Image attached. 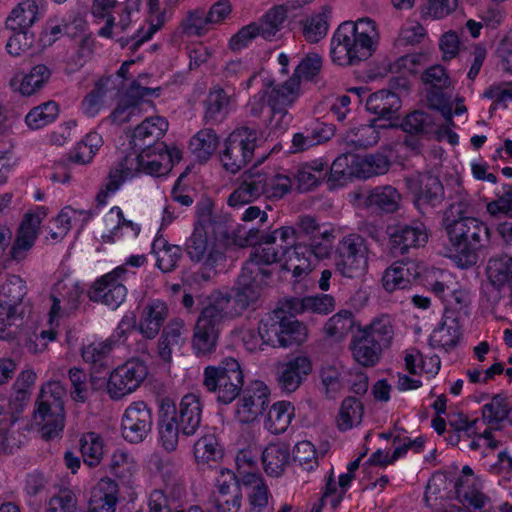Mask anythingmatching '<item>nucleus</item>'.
<instances>
[{
    "instance_id": "dca6fc26",
    "label": "nucleus",
    "mask_w": 512,
    "mask_h": 512,
    "mask_svg": "<svg viewBox=\"0 0 512 512\" xmlns=\"http://www.w3.org/2000/svg\"><path fill=\"white\" fill-rule=\"evenodd\" d=\"M127 275L128 270L124 265L117 266L94 282L88 292L89 298L111 309L118 308L127 296V288L123 283Z\"/></svg>"
},
{
    "instance_id": "a18cd8bd",
    "label": "nucleus",
    "mask_w": 512,
    "mask_h": 512,
    "mask_svg": "<svg viewBox=\"0 0 512 512\" xmlns=\"http://www.w3.org/2000/svg\"><path fill=\"white\" fill-rule=\"evenodd\" d=\"M186 329L184 321L174 319L169 322L163 331L159 344V355L165 362H170L174 349H180L186 341Z\"/></svg>"
},
{
    "instance_id": "ea45409f",
    "label": "nucleus",
    "mask_w": 512,
    "mask_h": 512,
    "mask_svg": "<svg viewBox=\"0 0 512 512\" xmlns=\"http://www.w3.org/2000/svg\"><path fill=\"white\" fill-rule=\"evenodd\" d=\"M114 82L112 78H102L95 83L94 88L81 102V111L84 115L95 117L105 108L108 99L114 96Z\"/></svg>"
},
{
    "instance_id": "b1692460",
    "label": "nucleus",
    "mask_w": 512,
    "mask_h": 512,
    "mask_svg": "<svg viewBox=\"0 0 512 512\" xmlns=\"http://www.w3.org/2000/svg\"><path fill=\"white\" fill-rule=\"evenodd\" d=\"M423 83L430 87L431 90L427 93V100L429 105L441 111L447 119H451V104L450 100L442 92L450 86V78L441 65H434L425 70L421 76Z\"/></svg>"
},
{
    "instance_id": "6e6552de",
    "label": "nucleus",
    "mask_w": 512,
    "mask_h": 512,
    "mask_svg": "<svg viewBox=\"0 0 512 512\" xmlns=\"http://www.w3.org/2000/svg\"><path fill=\"white\" fill-rule=\"evenodd\" d=\"M64 395L65 389L58 381L48 382L41 389L34 422L46 439L58 437L64 428Z\"/></svg>"
},
{
    "instance_id": "13d9d810",
    "label": "nucleus",
    "mask_w": 512,
    "mask_h": 512,
    "mask_svg": "<svg viewBox=\"0 0 512 512\" xmlns=\"http://www.w3.org/2000/svg\"><path fill=\"white\" fill-rule=\"evenodd\" d=\"M261 179L256 173L246 176L244 181L233 191L228 198L231 207H241L256 200L263 194Z\"/></svg>"
},
{
    "instance_id": "79ce46f5",
    "label": "nucleus",
    "mask_w": 512,
    "mask_h": 512,
    "mask_svg": "<svg viewBox=\"0 0 512 512\" xmlns=\"http://www.w3.org/2000/svg\"><path fill=\"white\" fill-rule=\"evenodd\" d=\"M40 19V10L35 0L19 2L6 18L5 25L9 30L29 29Z\"/></svg>"
},
{
    "instance_id": "338daca9",
    "label": "nucleus",
    "mask_w": 512,
    "mask_h": 512,
    "mask_svg": "<svg viewBox=\"0 0 512 512\" xmlns=\"http://www.w3.org/2000/svg\"><path fill=\"white\" fill-rule=\"evenodd\" d=\"M363 417V406L361 402L354 397L345 398L340 406L337 416V427L346 431L359 425Z\"/></svg>"
},
{
    "instance_id": "423d86ee",
    "label": "nucleus",
    "mask_w": 512,
    "mask_h": 512,
    "mask_svg": "<svg viewBox=\"0 0 512 512\" xmlns=\"http://www.w3.org/2000/svg\"><path fill=\"white\" fill-rule=\"evenodd\" d=\"M141 0H92L90 15L100 38L118 40L138 20Z\"/></svg>"
},
{
    "instance_id": "7c9ffc66",
    "label": "nucleus",
    "mask_w": 512,
    "mask_h": 512,
    "mask_svg": "<svg viewBox=\"0 0 512 512\" xmlns=\"http://www.w3.org/2000/svg\"><path fill=\"white\" fill-rule=\"evenodd\" d=\"M462 338V325L452 313H445L429 336L431 347L449 351L455 348Z\"/></svg>"
},
{
    "instance_id": "c756f323",
    "label": "nucleus",
    "mask_w": 512,
    "mask_h": 512,
    "mask_svg": "<svg viewBox=\"0 0 512 512\" xmlns=\"http://www.w3.org/2000/svg\"><path fill=\"white\" fill-rule=\"evenodd\" d=\"M260 461L266 475L281 476L292 462L289 445L280 440L269 442L261 450Z\"/></svg>"
},
{
    "instance_id": "f704fd0d",
    "label": "nucleus",
    "mask_w": 512,
    "mask_h": 512,
    "mask_svg": "<svg viewBox=\"0 0 512 512\" xmlns=\"http://www.w3.org/2000/svg\"><path fill=\"white\" fill-rule=\"evenodd\" d=\"M213 231L195 226L191 237L187 241V253L193 261L205 260L207 265L214 266L222 258V254L215 250L214 243L209 239V234Z\"/></svg>"
},
{
    "instance_id": "603ef678",
    "label": "nucleus",
    "mask_w": 512,
    "mask_h": 512,
    "mask_svg": "<svg viewBox=\"0 0 512 512\" xmlns=\"http://www.w3.org/2000/svg\"><path fill=\"white\" fill-rule=\"evenodd\" d=\"M168 129V122L160 116L150 117L138 125L133 132L134 146L151 145L160 139Z\"/></svg>"
},
{
    "instance_id": "e433bc0d",
    "label": "nucleus",
    "mask_w": 512,
    "mask_h": 512,
    "mask_svg": "<svg viewBox=\"0 0 512 512\" xmlns=\"http://www.w3.org/2000/svg\"><path fill=\"white\" fill-rule=\"evenodd\" d=\"M284 307L288 310V313L293 314L310 312L327 315L335 309V299L330 294L294 297L285 300Z\"/></svg>"
},
{
    "instance_id": "a211bd4d",
    "label": "nucleus",
    "mask_w": 512,
    "mask_h": 512,
    "mask_svg": "<svg viewBox=\"0 0 512 512\" xmlns=\"http://www.w3.org/2000/svg\"><path fill=\"white\" fill-rule=\"evenodd\" d=\"M243 495L237 475L230 469L220 468L215 479L213 509L215 512H239Z\"/></svg>"
},
{
    "instance_id": "864d4df0",
    "label": "nucleus",
    "mask_w": 512,
    "mask_h": 512,
    "mask_svg": "<svg viewBox=\"0 0 512 512\" xmlns=\"http://www.w3.org/2000/svg\"><path fill=\"white\" fill-rule=\"evenodd\" d=\"M92 217L93 214L89 210L65 206L54 219L58 232L53 233L52 237L56 238L59 236L62 238L67 235L72 227H83Z\"/></svg>"
},
{
    "instance_id": "7ed1b4c3",
    "label": "nucleus",
    "mask_w": 512,
    "mask_h": 512,
    "mask_svg": "<svg viewBox=\"0 0 512 512\" xmlns=\"http://www.w3.org/2000/svg\"><path fill=\"white\" fill-rule=\"evenodd\" d=\"M111 350L109 341L93 342L83 348L82 356L92 364L91 382L94 388L105 384L107 394L113 400H120L135 392L148 376L147 365L139 359H130L117 366L106 379L101 369L108 365L106 356Z\"/></svg>"
},
{
    "instance_id": "f8f14e48",
    "label": "nucleus",
    "mask_w": 512,
    "mask_h": 512,
    "mask_svg": "<svg viewBox=\"0 0 512 512\" xmlns=\"http://www.w3.org/2000/svg\"><path fill=\"white\" fill-rule=\"evenodd\" d=\"M420 281L447 306L461 309L469 302V292L458 283L455 275L447 270L428 267L425 264Z\"/></svg>"
},
{
    "instance_id": "f3484780",
    "label": "nucleus",
    "mask_w": 512,
    "mask_h": 512,
    "mask_svg": "<svg viewBox=\"0 0 512 512\" xmlns=\"http://www.w3.org/2000/svg\"><path fill=\"white\" fill-rule=\"evenodd\" d=\"M152 426V410L144 401H134L125 409L121 420V432L127 442H143L151 433Z\"/></svg>"
},
{
    "instance_id": "680f3d73",
    "label": "nucleus",
    "mask_w": 512,
    "mask_h": 512,
    "mask_svg": "<svg viewBox=\"0 0 512 512\" xmlns=\"http://www.w3.org/2000/svg\"><path fill=\"white\" fill-rule=\"evenodd\" d=\"M487 275L491 284L497 289H512V257L501 256L489 261Z\"/></svg>"
},
{
    "instance_id": "4468645a",
    "label": "nucleus",
    "mask_w": 512,
    "mask_h": 512,
    "mask_svg": "<svg viewBox=\"0 0 512 512\" xmlns=\"http://www.w3.org/2000/svg\"><path fill=\"white\" fill-rule=\"evenodd\" d=\"M84 287L71 274L58 277L51 291L48 321L52 325L77 308Z\"/></svg>"
},
{
    "instance_id": "e2e57ef3",
    "label": "nucleus",
    "mask_w": 512,
    "mask_h": 512,
    "mask_svg": "<svg viewBox=\"0 0 512 512\" xmlns=\"http://www.w3.org/2000/svg\"><path fill=\"white\" fill-rule=\"evenodd\" d=\"M218 143V136L213 130L203 129L191 138L189 148L197 160L206 161L214 154Z\"/></svg>"
},
{
    "instance_id": "58836bf2",
    "label": "nucleus",
    "mask_w": 512,
    "mask_h": 512,
    "mask_svg": "<svg viewBox=\"0 0 512 512\" xmlns=\"http://www.w3.org/2000/svg\"><path fill=\"white\" fill-rule=\"evenodd\" d=\"M333 15V8L330 5H323L302 21V34L309 43H317L326 37L330 21Z\"/></svg>"
},
{
    "instance_id": "f03ea898",
    "label": "nucleus",
    "mask_w": 512,
    "mask_h": 512,
    "mask_svg": "<svg viewBox=\"0 0 512 512\" xmlns=\"http://www.w3.org/2000/svg\"><path fill=\"white\" fill-rule=\"evenodd\" d=\"M257 299V290L245 294L238 285L234 298L228 291L213 292L207 298L194 327L192 349L195 355L200 357L213 353L218 343L220 324L240 314Z\"/></svg>"
},
{
    "instance_id": "c85d7f7f",
    "label": "nucleus",
    "mask_w": 512,
    "mask_h": 512,
    "mask_svg": "<svg viewBox=\"0 0 512 512\" xmlns=\"http://www.w3.org/2000/svg\"><path fill=\"white\" fill-rule=\"evenodd\" d=\"M119 485L109 477L101 478L91 489L86 512H116Z\"/></svg>"
},
{
    "instance_id": "aec40b11",
    "label": "nucleus",
    "mask_w": 512,
    "mask_h": 512,
    "mask_svg": "<svg viewBox=\"0 0 512 512\" xmlns=\"http://www.w3.org/2000/svg\"><path fill=\"white\" fill-rule=\"evenodd\" d=\"M159 406H170L174 409V419L180 424L182 435L192 436L196 433L201 424L203 410L199 395L188 393L181 398L178 404H175L170 398H164L160 401Z\"/></svg>"
},
{
    "instance_id": "20e7f679",
    "label": "nucleus",
    "mask_w": 512,
    "mask_h": 512,
    "mask_svg": "<svg viewBox=\"0 0 512 512\" xmlns=\"http://www.w3.org/2000/svg\"><path fill=\"white\" fill-rule=\"evenodd\" d=\"M380 42V27L373 18L345 21L330 39V58L338 66L358 65L376 54Z\"/></svg>"
},
{
    "instance_id": "393cba45",
    "label": "nucleus",
    "mask_w": 512,
    "mask_h": 512,
    "mask_svg": "<svg viewBox=\"0 0 512 512\" xmlns=\"http://www.w3.org/2000/svg\"><path fill=\"white\" fill-rule=\"evenodd\" d=\"M51 76L50 67L40 63L32 66L27 72L16 71L8 84L12 92L22 97H31L49 83Z\"/></svg>"
},
{
    "instance_id": "49530a36",
    "label": "nucleus",
    "mask_w": 512,
    "mask_h": 512,
    "mask_svg": "<svg viewBox=\"0 0 512 512\" xmlns=\"http://www.w3.org/2000/svg\"><path fill=\"white\" fill-rule=\"evenodd\" d=\"M463 477L459 479L456 484V493L458 498L473 509V512H488L485 507L488 503V498L481 493L478 489L467 487L468 483L473 480V470L469 466L462 468Z\"/></svg>"
},
{
    "instance_id": "473e14b6",
    "label": "nucleus",
    "mask_w": 512,
    "mask_h": 512,
    "mask_svg": "<svg viewBox=\"0 0 512 512\" xmlns=\"http://www.w3.org/2000/svg\"><path fill=\"white\" fill-rule=\"evenodd\" d=\"M156 90L146 87H141L137 82H133L129 91L126 94L120 92L119 95L114 93V96L119 98L117 106L110 114L112 122L116 124H123L132 119L133 116L139 114L138 102L132 98H144L155 94Z\"/></svg>"
},
{
    "instance_id": "ddd939ff",
    "label": "nucleus",
    "mask_w": 512,
    "mask_h": 512,
    "mask_svg": "<svg viewBox=\"0 0 512 512\" xmlns=\"http://www.w3.org/2000/svg\"><path fill=\"white\" fill-rule=\"evenodd\" d=\"M335 265L344 277L363 276L368 268V250L364 239L355 234L344 237L339 243Z\"/></svg>"
},
{
    "instance_id": "4c0bfd02",
    "label": "nucleus",
    "mask_w": 512,
    "mask_h": 512,
    "mask_svg": "<svg viewBox=\"0 0 512 512\" xmlns=\"http://www.w3.org/2000/svg\"><path fill=\"white\" fill-rule=\"evenodd\" d=\"M295 418L294 405L286 400L274 402L267 410L263 427L270 434L280 435L285 433Z\"/></svg>"
},
{
    "instance_id": "9d476101",
    "label": "nucleus",
    "mask_w": 512,
    "mask_h": 512,
    "mask_svg": "<svg viewBox=\"0 0 512 512\" xmlns=\"http://www.w3.org/2000/svg\"><path fill=\"white\" fill-rule=\"evenodd\" d=\"M302 94L301 81L293 74L280 84H275L269 92V111L271 130L282 132L291 122L288 109L291 108Z\"/></svg>"
},
{
    "instance_id": "37998d69",
    "label": "nucleus",
    "mask_w": 512,
    "mask_h": 512,
    "mask_svg": "<svg viewBox=\"0 0 512 512\" xmlns=\"http://www.w3.org/2000/svg\"><path fill=\"white\" fill-rule=\"evenodd\" d=\"M260 78L262 87L261 90L252 96L247 104V108L249 113L252 116L258 117L263 114V112L269 107V92L271 87H273V77L272 75L264 70L259 71V73H253L249 78L241 83L243 89H249L252 85V82Z\"/></svg>"
},
{
    "instance_id": "bf43d9fd",
    "label": "nucleus",
    "mask_w": 512,
    "mask_h": 512,
    "mask_svg": "<svg viewBox=\"0 0 512 512\" xmlns=\"http://www.w3.org/2000/svg\"><path fill=\"white\" fill-rule=\"evenodd\" d=\"M152 253L159 269L170 272L181 256V249L179 246L168 244L162 236H157L152 242Z\"/></svg>"
},
{
    "instance_id": "4be33fe9",
    "label": "nucleus",
    "mask_w": 512,
    "mask_h": 512,
    "mask_svg": "<svg viewBox=\"0 0 512 512\" xmlns=\"http://www.w3.org/2000/svg\"><path fill=\"white\" fill-rule=\"evenodd\" d=\"M47 215L48 208L45 206H35L26 212L12 247L11 254L14 259H23L32 248L38 236L40 225Z\"/></svg>"
},
{
    "instance_id": "bb28decb",
    "label": "nucleus",
    "mask_w": 512,
    "mask_h": 512,
    "mask_svg": "<svg viewBox=\"0 0 512 512\" xmlns=\"http://www.w3.org/2000/svg\"><path fill=\"white\" fill-rule=\"evenodd\" d=\"M312 372V362L304 355L296 356L277 367V381L285 392H294Z\"/></svg>"
},
{
    "instance_id": "a878e982",
    "label": "nucleus",
    "mask_w": 512,
    "mask_h": 512,
    "mask_svg": "<svg viewBox=\"0 0 512 512\" xmlns=\"http://www.w3.org/2000/svg\"><path fill=\"white\" fill-rule=\"evenodd\" d=\"M147 467L151 472L158 474L163 481L164 489L160 490L167 496L168 505L186 495L185 485L175 476L170 460L165 459L159 453H153L147 460Z\"/></svg>"
},
{
    "instance_id": "de8ad7c7",
    "label": "nucleus",
    "mask_w": 512,
    "mask_h": 512,
    "mask_svg": "<svg viewBox=\"0 0 512 512\" xmlns=\"http://www.w3.org/2000/svg\"><path fill=\"white\" fill-rule=\"evenodd\" d=\"M400 107L401 101L398 95L387 90L371 94L366 101L367 110L381 119H393Z\"/></svg>"
},
{
    "instance_id": "f257e3e1",
    "label": "nucleus",
    "mask_w": 512,
    "mask_h": 512,
    "mask_svg": "<svg viewBox=\"0 0 512 512\" xmlns=\"http://www.w3.org/2000/svg\"><path fill=\"white\" fill-rule=\"evenodd\" d=\"M295 237V229L284 226L267 234L263 242L254 248L237 284L245 294L257 290L260 296L270 276L268 266L276 262L280 263L283 271L291 274L294 283L303 282L309 277L318 264L307 245L294 244Z\"/></svg>"
},
{
    "instance_id": "72a5a7b5",
    "label": "nucleus",
    "mask_w": 512,
    "mask_h": 512,
    "mask_svg": "<svg viewBox=\"0 0 512 512\" xmlns=\"http://www.w3.org/2000/svg\"><path fill=\"white\" fill-rule=\"evenodd\" d=\"M175 411L170 406H159L157 422V441L160 447L168 452H174L179 444L182 428L174 419Z\"/></svg>"
},
{
    "instance_id": "2f4dec72",
    "label": "nucleus",
    "mask_w": 512,
    "mask_h": 512,
    "mask_svg": "<svg viewBox=\"0 0 512 512\" xmlns=\"http://www.w3.org/2000/svg\"><path fill=\"white\" fill-rule=\"evenodd\" d=\"M392 246L401 253L411 248H419L426 245L429 239V232L424 223L414 221L410 224L399 225L389 232Z\"/></svg>"
},
{
    "instance_id": "5fc2aeb1",
    "label": "nucleus",
    "mask_w": 512,
    "mask_h": 512,
    "mask_svg": "<svg viewBox=\"0 0 512 512\" xmlns=\"http://www.w3.org/2000/svg\"><path fill=\"white\" fill-rule=\"evenodd\" d=\"M59 106L49 100L33 107L25 116L24 122L30 130H40L55 122L59 116Z\"/></svg>"
},
{
    "instance_id": "0e129e2a",
    "label": "nucleus",
    "mask_w": 512,
    "mask_h": 512,
    "mask_svg": "<svg viewBox=\"0 0 512 512\" xmlns=\"http://www.w3.org/2000/svg\"><path fill=\"white\" fill-rule=\"evenodd\" d=\"M354 177L358 178L357 154L345 153L338 156L331 166L330 181L344 185Z\"/></svg>"
},
{
    "instance_id": "774afa93",
    "label": "nucleus",
    "mask_w": 512,
    "mask_h": 512,
    "mask_svg": "<svg viewBox=\"0 0 512 512\" xmlns=\"http://www.w3.org/2000/svg\"><path fill=\"white\" fill-rule=\"evenodd\" d=\"M102 145V136L97 132H90L76 145L70 159L76 164L86 165L92 161Z\"/></svg>"
},
{
    "instance_id": "4d7b16f0",
    "label": "nucleus",
    "mask_w": 512,
    "mask_h": 512,
    "mask_svg": "<svg viewBox=\"0 0 512 512\" xmlns=\"http://www.w3.org/2000/svg\"><path fill=\"white\" fill-rule=\"evenodd\" d=\"M80 453L84 463L89 467L98 466L106 453L104 439L95 432L84 434L79 441Z\"/></svg>"
},
{
    "instance_id": "69168bd1",
    "label": "nucleus",
    "mask_w": 512,
    "mask_h": 512,
    "mask_svg": "<svg viewBox=\"0 0 512 512\" xmlns=\"http://www.w3.org/2000/svg\"><path fill=\"white\" fill-rule=\"evenodd\" d=\"M26 292L25 282L19 276H9L0 287V306L13 307L16 310H20Z\"/></svg>"
},
{
    "instance_id": "c03bdc74",
    "label": "nucleus",
    "mask_w": 512,
    "mask_h": 512,
    "mask_svg": "<svg viewBox=\"0 0 512 512\" xmlns=\"http://www.w3.org/2000/svg\"><path fill=\"white\" fill-rule=\"evenodd\" d=\"M361 336L382 348H388L394 338V328L387 315L374 317L371 322L358 329Z\"/></svg>"
},
{
    "instance_id": "c9c22d12",
    "label": "nucleus",
    "mask_w": 512,
    "mask_h": 512,
    "mask_svg": "<svg viewBox=\"0 0 512 512\" xmlns=\"http://www.w3.org/2000/svg\"><path fill=\"white\" fill-rule=\"evenodd\" d=\"M240 481L245 488L250 510L252 512L266 511L273 497L263 476L259 473H248L243 475Z\"/></svg>"
},
{
    "instance_id": "6ab92c4d",
    "label": "nucleus",
    "mask_w": 512,
    "mask_h": 512,
    "mask_svg": "<svg viewBox=\"0 0 512 512\" xmlns=\"http://www.w3.org/2000/svg\"><path fill=\"white\" fill-rule=\"evenodd\" d=\"M425 271V263L410 259L396 261L385 269L382 276V285L387 292L410 288L416 281H420Z\"/></svg>"
},
{
    "instance_id": "052dcab7",
    "label": "nucleus",
    "mask_w": 512,
    "mask_h": 512,
    "mask_svg": "<svg viewBox=\"0 0 512 512\" xmlns=\"http://www.w3.org/2000/svg\"><path fill=\"white\" fill-rule=\"evenodd\" d=\"M403 130L413 134H423L441 138L442 133L433 117L421 111H415L406 116L402 123Z\"/></svg>"
},
{
    "instance_id": "1a4fd4ad",
    "label": "nucleus",
    "mask_w": 512,
    "mask_h": 512,
    "mask_svg": "<svg viewBox=\"0 0 512 512\" xmlns=\"http://www.w3.org/2000/svg\"><path fill=\"white\" fill-rule=\"evenodd\" d=\"M204 386L216 394V400L230 404L240 394L244 385V375L239 362L234 358H225L216 366L204 369Z\"/></svg>"
},
{
    "instance_id": "2eb2a0df",
    "label": "nucleus",
    "mask_w": 512,
    "mask_h": 512,
    "mask_svg": "<svg viewBox=\"0 0 512 512\" xmlns=\"http://www.w3.org/2000/svg\"><path fill=\"white\" fill-rule=\"evenodd\" d=\"M288 310L282 307L275 311L274 318H268L269 336H266L270 342V346L289 347L292 345H300L306 341L308 336L307 327L295 318V314L286 316Z\"/></svg>"
},
{
    "instance_id": "5701e85b",
    "label": "nucleus",
    "mask_w": 512,
    "mask_h": 512,
    "mask_svg": "<svg viewBox=\"0 0 512 512\" xmlns=\"http://www.w3.org/2000/svg\"><path fill=\"white\" fill-rule=\"evenodd\" d=\"M408 188L416 208L422 213L429 207L438 206L444 198L442 183L431 174H418L409 178Z\"/></svg>"
},
{
    "instance_id": "3c124183",
    "label": "nucleus",
    "mask_w": 512,
    "mask_h": 512,
    "mask_svg": "<svg viewBox=\"0 0 512 512\" xmlns=\"http://www.w3.org/2000/svg\"><path fill=\"white\" fill-rule=\"evenodd\" d=\"M192 452L198 465L217 462L223 457V448L214 433H205L197 438Z\"/></svg>"
},
{
    "instance_id": "8fccbe9b",
    "label": "nucleus",
    "mask_w": 512,
    "mask_h": 512,
    "mask_svg": "<svg viewBox=\"0 0 512 512\" xmlns=\"http://www.w3.org/2000/svg\"><path fill=\"white\" fill-rule=\"evenodd\" d=\"M384 348L370 342L365 337L355 335L350 343V351L353 359L363 367H373L381 359Z\"/></svg>"
},
{
    "instance_id": "9b49d317",
    "label": "nucleus",
    "mask_w": 512,
    "mask_h": 512,
    "mask_svg": "<svg viewBox=\"0 0 512 512\" xmlns=\"http://www.w3.org/2000/svg\"><path fill=\"white\" fill-rule=\"evenodd\" d=\"M260 141L261 135L248 127L233 131L225 140L221 153L224 168L231 173L238 172L251 161Z\"/></svg>"
},
{
    "instance_id": "6e6d98bb",
    "label": "nucleus",
    "mask_w": 512,
    "mask_h": 512,
    "mask_svg": "<svg viewBox=\"0 0 512 512\" xmlns=\"http://www.w3.org/2000/svg\"><path fill=\"white\" fill-rule=\"evenodd\" d=\"M406 369L413 374L434 377L440 370V358L437 355L423 356L418 350L411 349L404 357Z\"/></svg>"
},
{
    "instance_id": "39448f33",
    "label": "nucleus",
    "mask_w": 512,
    "mask_h": 512,
    "mask_svg": "<svg viewBox=\"0 0 512 512\" xmlns=\"http://www.w3.org/2000/svg\"><path fill=\"white\" fill-rule=\"evenodd\" d=\"M449 243L445 256L459 268H469L478 261V251L483 241L489 239L488 228L473 217L445 220Z\"/></svg>"
},
{
    "instance_id": "0eeeda50",
    "label": "nucleus",
    "mask_w": 512,
    "mask_h": 512,
    "mask_svg": "<svg viewBox=\"0 0 512 512\" xmlns=\"http://www.w3.org/2000/svg\"><path fill=\"white\" fill-rule=\"evenodd\" d=\"M182 158V151L177 147H168L163 142L144 147L137 155H128L120 163L124 177L130 179L143 173L153 177L169 174L175 163Z\"/></svg>"
},
{
    "instance_id": "09e8293b",
    "label": "nucleus",
    "mask_w": 512,
    "mask_h": 512,
    "mask_svg": "<svg viewBox=\"0 0 512 512\" xmlns=\"http://www.w3.org/2000/svg\"><path fill=\"white\" fill-rule=\"evenodd\" d=\"M256 175L257 178H262V195H265L268 198H282L292 188V180L288 173L283 169L268 172H257Z\"/></svg>"
},
{
    "instance_id": "a19ab883",
    "label": "nucleus",
    "mask_w": 512,
    "mask_h": 512,
    "mask_svg": "<svg viewBox=\"0 0 512 512\" xmlns=\"http://www.w3.org/2000/svg\"><path fill=\"white\" fill-rule=\"evenodd\" d=\"M168 315L167 305L160 300L149 302L142 310L138 330L146 338H155Z\"/></svg>"
},
{
    "instance_id": "412c9836",
    "label": "nucleus",
    "mask_w": 512,
    "mask_h": 512,
    "mask_svg": "<svg viewBox=\"0 0 512 512\" xmlns=\"http://www.w3.org/2000/svg\"><path fill=\"white\" fill-rule=\"evenodd\" d=\"M269 389L263 382L253 383L235 405V419L242 424L256 422L268 403Z\"/></svg>"
},
{
    "instance_id": "cd10ccee",
    "label": "nucleus",
    "mask_w": 512,
    "mask_h": 512,
    "mask_svg": "<svg viewBox=\"0 0 512 512\" xmlns=\"http://www.w3.org/2000/svg\"><path fill=\"white\" fill-rule=\"evenodd\" d=\"M104 231L101 235L106 243H115L123 238H136L140 234L141 226L124 217L123 211L118 206H113L105 214Z\"/></svg>"
}]
</instances>
